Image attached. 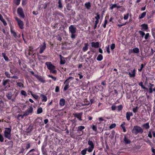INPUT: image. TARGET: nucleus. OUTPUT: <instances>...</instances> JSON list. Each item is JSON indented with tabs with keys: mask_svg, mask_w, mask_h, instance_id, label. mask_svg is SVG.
<instances>
[{
	"mask_svg": "<svg viewBox=\"0 0 155 155\" xmlns=\"http://www.w3.org/2000/svg\"><path fill=\"white\" fill-rule=\"evenodd\" d=\"M69 33H71V37L73 39L75 38L77 35L75 34L77 29L74 25H71L69 27Z\"/></svg>",
	"mask_w": 155,
	"mask_h": 155,
	"instance_id": "f257e3e1",
	"label": "nucleus"
},
{
	"mask_svg": "<svg viewBox=\"0 0 155 155\" xmlns=\"http://www.w3.org/2000/svg\"><path fill=\"white\" fill-rule=\"evenodd\" d=\"M132 132L135 134H137L138 133L142 134L143 132V130L140 127L135 126L132 130Z\"/></svg>",
	"mask_w": 155,
	"mask_h": 155,
	"instance_id": "f03ea898",
	"label": "nucleus"
},
{
	"mask_svg": "<svg viewBox=\"0 0 155 155\" xmlns=\"http://www.w3.org/2000/svg\"><path fill=\"white\" fill-rule=\"evenodd\" d=\"M5 129L4 132V136L5 137L10 139L11 137V129L9 128H6Z\"/></svg>",
	"mask_w": 155,
	"mask_h": 155,
	"instance_id": "7ed1b4c3",
	"label": "nucleus"
},
{
	"mask_svg": "<svg viewBox=\"0 0 155 155\" xmlns=\"http://www.w3.org/2000/svg\"><path fill=\"white\" fill-rule=\"evenodd\" d=\"M88 144L89 146L87 148L88 150V152L91 153L92 152L94 148V144L92 141L89 140L88 142Z\"/></svg>",
	"mask_w": 155,
	"mask_h": 155,
	"instance_id": "20e7f679",
	"label": "nucleus"
},
{
	"mask_svg": "<svg viewBox=\"0 0 155 155\" xmlns=\"http://www.w3.org/2000/svg\"><path fill=\"white\" fill-rule=\"evenodd\" d=\"M17 12L20 17L23 18L25 17V15L22 8H18L17 9Z\"/></svg>",
	"mask_w": 155,
	"mask_h": 155,
	"instance_id": "39448f33",
	"label": "nucleus"
},
{
	"mask_svg": "<svg viewBox=\"0 0 155 155\" xmlns=\"http://www.w3.org/2000/svg\"><path fill=\"white\" fill-rule=\"evenodd\" d=\"M15 19L17 22L18 25L20 28L21 29H23L24 28V24L22 21H21L19 18L16 17Z\"/></svg>",
	"mask_w": 155,
	"mask_h": 155,
	"instance_id": "423d86ee",
	"label": "nucleus"
},
{
	"mask_svg": "<svg viewBox=\"0 0 155 155\" xmlns=\"http://www.w3.org/2000/svg\"><path fill=\"white\" fill-rule=\"evenodd\" d=\"M45 64L47 66L48 69L50 71L54 69H55V66L53 65L50 62H46Z\"/></svg>",
	"mask_w": 155,
	"mask_h": 155,
	"instance_id": "0eeeda50",
	"label": "nucleus"
},
{
	"mask_svg": "<svg viewBox=\"0 0 155 155\" xmlns=\"http://www.w3.org/2000/svg\"><path fill=\"white\" fill-rule=\"evenodd\" d=\"M34 76L41 82L44 83L46 82L45 80L44 79V78L42 77L41 76H39L36 74H34Z\"/></svg>",
	"mask_w": 155,
	"mask_h": 155,
	"instance_id": "6e6552de",
	"label": "nucleus"
},
{
	"mask_svg": "<svg viewBox=\"0 0 155 155\" xmlns=\"http://www.w3.org/2000/svg\"><path fill=\"white\" fill-rule=\"evenodd\" d=\"M59 57L60 58V64H64L66 62L65 59H67L63 57L61 54L59 55Z\"/></svg>",
	"mask_w": 155,
	"mask_h": 155,
	"instance_id": "1a4fd4ad",
	"label": "nucleus"
},
{
	"mask_svg": "<svg viewBox=\"0 0 155 155\" xmlns=\"http://www.w3.org/2000/svg\"><path fill=\"white\" fill-rule=\"evenodd\" d=\"M133 115V114L131 112H127L126 113V117L127 120L129 121L130 119V117Z\"/></svg>",
	"mask_w": 155,
	"mask_h": 155,
	"instance_id": "9d476101",
	"label": "nucleus"
},
{
	"mask_svg": "<svg viewBox=\"0 0 155 155\" xmlns=\"http://www.w3.org/2000/svg\"><path fill=\"white\" fill-rule=\"evenodd\" d=\"M73 115H74V116L77 117V118L79 120H82L81 119V116L82 115V113H79L78 114H73Z\"/></svg>",
	"mask_w": 155,
	"mask_h": 155,
	"instance_id": "9b49d317",
	"label": "nucleus"
},
{
	"mask_svg": "<svg viewBox=\"0 0 155 155\" xmlns=\"http://www.w3.org/2000/svg\"><path fill=\"white\" fill-rule=\"evenodd\" d=\"M46 47V45L45 42H44L43 44V45H42L40 47V53L41 54L44 51Z\"/></svg>",
	"mask_w": 155,
	"mask_h": 155,
	"instance_id": "f8f14e48",
	"label": "nucleus"
},
{
	"mask_svg": "<svg viewBox=\"0 0 155 155\" xmlns=\"http://www.w3.org/2000/svg\"><path fill=\"white\" fill-rule=\"evenodd\" d=\"M42 120L40 117H38L36 120V123L38 124L39 125H44V124H42Z\"/></svg>",
	"mask_w": 155,
	"mask_h": 155,
	"instance_id": "ddd939ff",
	"label": "nucleus"
},
{
	"mask_svg": "<svg viewBox=\"0 0 155 155\" xmlns=\"http://www.w3.org/2000/svg\"><path fill=\"white\" fill-rule=\"evenodd\" d=\"M99 43L98 42H93L91 43V46L95 48H98L99 47Z\"/></svg>",
	"mask_w": 155,
	"mask_h": 155,
	"instance_id": "4468645a",
	"label": "nucleus"
},
{
	"mask_svg": "<svg viewBox=\"0 0 155 155\" xmlns=\"http://www.w3.org/2000/svg\"><path fill=\"white\" fill-rule=\"evenodd\" d=\"M135 70L134 69L133 70L131 73L130 72L128 73V74L131 78L134 77L135 76Z\"/></svg>",
	"mask_w": 155,
	"mask_h": 155,
	"instance_id": "2eb2a0df",
	"label": "nucleus"
},
{
	"mask_svg": "<svg viewBox=\"0 0 155 155\" xmlns=\"http://www.w3.org/2000/svg\"><path fill=\"white\" fill-rule=\"evenodd\" d=\"M60 105L61 106H63L65 104V100L63 98H61L60 101Z\"/></svg>",
	"mask_w": 155,
	"mask_h": 155,
	"instance_id": "dca6fc26",
	"label": "nucleus"
},
{
	"mask_svg": "<svg viewBox=\"0 0 155 155\" xmlns=\"http://www.w3.org/2000/svg\"><path fill=\"white\" fill-rule=\"evenodd\" d=\"M88 45L87 43H85L84 44V46L83 48V51L85 52L87 51L88 49Z\"/></svg>",
	"mask_w": 155,
	"mask_h": 155,
	"instance_id": "f3484780",
	"label": "nucleus"
},
{
	"mask_svg": "<svg viewBox=\"0 0 155 155\" xmlns=\"http://www.w3.org/2000/svg\"><path fill=\"white\" fill-rule=\"evenodd\" d=\"M142 127L146 129H149L150 128L149 123H147L142 125Z\"/></svg>",
	"mask_w": 155,
	"mask_h": 155,
	"instance_id": "a211bd4d",
	"label": "nucleus"
},
{
	"mask_svg": "<svg viewBox=\"0 0 155 155\" xmlns=\"http://www.w3.org/2000/svg\"><path fill=\"white\" fill-rule=\"evenodd\" d=\"M88 149L87 148H85L81 151V153L82 155H85L87 153V151H88Z\"/></svg>",
	"mask_w": 155,
	"mask_h": 155,
	"instance_id": "6ab92c4d",
	"label": "nucleus"
},
{
	"mask_svg": "<svg viewBox=\"0 0 155 155\" xmlns=\"http://www.w3.org/2000/svg\"><path fill=\"white\" fill-rule=\"evenodd\" d=\"M142 28L141 29L144 30H146L148 28V25L147 24H142L141 26Z\"/></svg>",
	"mask_w": 155,
	"mask_h": 155,
	"instance_id": "aec40b11",
	"label": "nucleus"
},
{
	"mask_svg": "<svg viewBox=\"0 0 155 155\" xmlns=\"http://www.w3.org/2000/svg\"><path fill=\"white\" fill-rule=\"evenodd\" d=\"M110 9H112L113 8H120V6H118L116 4H111L110 5Z\"/></svg>",
	"mask_w": 155,
	"mask_h": 155,
	"instance_id": "412c9836",
	"label": "nucleus"
},
{
	"mask_svg": "<svg viewBox=\"0 0 155 155\" xmlns=\"http://www.w3.org/2000/svg\"><path fill=\"white\" fill-rule=\"evenodd\" d=\"M146 12H144L142 13L139 16V19H142L144 18L146 16Z\"/></svg>",
	"mask_w": 155,
	"mask_h": 155,
	"instance_id": "4be33fe9",
	"label": "nucleus"
},
{
	"mask_svg": "<svg viewBox=\"0 0 155 155\" xmlns=\"http://www.w3.org/2000/svg\"><path fill=\"white\" fill-rule=\"evenodd\" d=\"M41 97H42V101L43 102H46L47 101V97L44 94H41Z\"/></svg>",
	"mask_w": 155,
	"mask_h": 155,
	"instance_id": "5701e85b",
	"label": "nucleus"
},
{
	"mask_svg": "<svg viewBox=\"0 0 155 155\" xmlns=\"http://www.w3.org/2000/svg\"><path fill=\"white\" fill-rule=\"evenodd\" d=\"M124 141L125 144H128L130 143V140L127 138L126 136H124Z\"/></svg>",
	"mask_w": 155,
	"mask_h": 155,
	"instance_id": "b1692460",
	"label": "nucleus"
},
{
	"mask_svg": "<svg viewBox=\"0 0 155 155\" xmlns=\"http://www.w3.org/2000/svg\"><path fill=\"white\" fill-rule=\"evenodd\" d=\"M85 6L88 9H90L91 7V3L89 2L88 3H86L85 4Z\"/></svg>",
	"mask_w": 155,
	"mask_h": 155,
	"instance_id": "393cba45",
	"label": "nucleus"
},
{
	"mask_svg": "<svg viewBox=\"0 0 155 155\" xmlns=\"http://www.w3.org/2000/svg\"><path fill=\"white\" fill-rule=\"evenodd\" d=\"M12 93L11 92H9L6 96L9 100H10L12 99Z\"/></svg>",
	"mask_w": 155,
	"mask_h": 155,
	"instance_id": "a878e982",
	"label": "nucleus"
},
{
	"mask_svg": "<svg viewBox=\"0 0 155 155\" xmlns=\"http://www.w3.org/2000/svg\"><path fill=\"white\" fill-rule=\"evenodd\" d=\"M32 127L31 126H29L28 128L26 130L27 132V133H30V132L32 131Z\"/></svg>",
	"mask_w": 155,
	"mask_h": 155,
	"instance_id": "bb28decb",
	"label": "nucleus"
},
{
	"mask_svg": "<svg viewBox=\"0 0 155 155\" xmlns=\"http://www.w3.org/2000/svg\"><path fill=\"white\" fill-rule=\"evenodd\" d=\"M103 58V57L102 55L101 54H100L98 55L97 57V60L98 61H100L102 60Z\"/></svg>",
	"mask_w": 155,
	"mask_h": 155,
	"instance_id": "cd10ccee",
	"label": "nucleus"
},
{
	"mask_svg": "<svg viewBox=\"0 0 155 155\" xmlns=\"http://www.w3.org/2000/svg\"><path fill=\"white\" fill-rule=\"evenodd\" d=\"M133 51L134 53H138L139 52V50L137 48H135L133 49Z\"/></svg>",
	"mask_w": 155,
	"mask_h": 155,
	"instance_id": "c85d7f7f",
	"label": "nucleus"
},
{
	"mask_svg": "<svg viewBox=\"0 0 155 155\" xmlns=\"http://www.w3.org/2000/svg\"><path fill=\"white\" fill-rule=\"evenodd\" d=\"M9 81V79H7V80H4L3 81V83H2V85L4 86H5L8 83Z\"/></svg>",
	"mask_w": 155,
	"mask_h": 155,
	"instance_id": "c756f323",
	"label": "nucleus"
},
{
	"mask_svg": "<svg viewBox=\"0 0 155 155\" xmlns=\"http://www.w3.org/2000/svg\"><path fill=\"white\" fill-rule=\"evenodd\" d=\"M11 34L13 35L15 38H16L17 37V35L16 33L12 29L11 30Z\"/></svg>",
	"mask_w": 155,
	"mask_h": 155,
	"instance_id": "7c9ffc66",
	"label": "nucleus"
},
{
	"mask_svg": "<svg viewBox=\"0 0 155 155\" xmlns=\"http://www.w3.org/2000/svg\"><path fill=\"white\" fill-rule=\"evenodd\" d=\"M139 85L143 89H146L147 90H148V89L147 88L144 87L143 85V83L142 82H140V83H139Z\"/></svg>",
	"mask_w": 155,
	"mask_h": 155,
	"instance_id": "2f4dec72",
	"label": "nucleus"
},
{
	"mask_svg": "<svg viewBox=\"0 0 155 155\" xmlns=\"http://www.w3.org/2000/svg\"><path fill=\"white\" fill-rule=\"evenodd\" d=\"M58 3L59 8H62L63 6L62 4L61 0H58Z\"/></svg>",
	"mask_w": 155,
	"mask_h": 155,
	"instance_id": "473e14b6",
	"label": "nucleus"
},
{
	"mask_svg": "<svg viewBox=\"0 0 155 155\" xmlns=\"http://www.w3.org/2000/svg\"><path fill=\"white\" fill-rule=\"evenodd\" d=\"M2 54L5 60L8 61V58L6 55L5 54V53H2Z\"/></svg>",
	"mask_w": 155,
	"mask_h": 155,
	"instance_id": "72a5a7b5",
	"label": "nucleus"
},
{
	"mask_svg": "<svg viewBox=\"0 0 155 155\" xmlns=\"http://www.w3.org/2000/svg\"><path fill=\"white\" fill-rule=\"evenodd\" d=\"M43 111L41 107L38 108L37 111V114H40Z\"/></svg>",
	"mask_w": 155,
	"mask_h": 155,
	"instance_id": "f704fd0d",
	"label": "nucleus"
},
{
	"mask_svg": "<svg viewBox=\"0 0 155 155\" xmlns=\"http://www.w3.org/2000/svg\"><path fill=\"white\" fill-rule=\"evenodd\" d=\"M69 82H68V83L66 84L64 88V91H66L69 87Z\"/></svg>",
	"mask_w": 155,
	"mask_h": 155,
	"instance_id": "c9c22d12",
	"label": "nucleus"
},
{
	"mask_svg": "<svg viewBox=\"0 0 155 155\" xmlns=\"http://www.w3.org/2000/svg\"><path fill=\"white\" fill-rule=\"evenodd\" d=\"M85 127L83 126H79L78 127L77 131H81L82 130L84 129Z\"/></svg>",
	"mask_w": 155,
	"mask_h": 155,
	"instance_id": "e433bc0d",
	"label": "nucleus"
},
{
	"mask_svg": "<svg viewBox=\"0 0 155 155\" xmlns=\"http://www.w3.org/2000/svg\"><path fill=\"white\" fill-rule=\"evenodd\" d=\"M71 4L68 3L67 5V9L69 11H70L71 9Z\"/></svg>",
	"mask_w": 155,
	"mask_h": 155,
	"instance_id": "4c0bfd02",
	"label": "nucleus"
},
{
	"mask_svg": "<svg viewBox=\"0 0 155 155\" xmlns=\"http://www.w3.org/2000/svg\"><path fill=\"white\" fill-rule=\"evenodd\" d=\"M97 16L95 17V18L96 19V21H99V20L100 19V15L98 13L96 14Z\"/></svg>",
	"mask_w": 155,
	"mask_h": 155,
	"instance_id": "58836bf2",
	"label": "nucleus"
},
{
	"mask_svg": "<svg viewBox=\"0 0 155 155\" xmlns=\"http://www.w3.org/2000/svg\"><path fill=\"white\" fill-rule=\"evenodd\" d=\"M29 50H28V55H30L31 54H32V53H31V52H32V48L31 47H29Z\"/></svg>",
	"mask_w": 155,
	"mask_h": 155,
	"instance_id": "ea45409f",
	"label": "nucleus"
},
{
	"mask_svg": "<svg viewBox=\"0 0 155 155\" xmlns=\"http://www.w3.org/2000/svg\"><path fill=\"white\" fill-rule=\"evenodd\" d=\"M30 113H32L33 111V108L32 107H30L27 110Z\"/></svg>",
	"mask_w": 155,
	"mask_h": 155,
	"instance_id": "a19ab883",
	"label": "nucleus"
},
{
	"mask_svg": "<svg viewBox=\"0 0 155 155\" xmlns=\"http://www.w3.org/2000/svg\"><path fill=\"white\" fill-rule=\"evenodd\" d=\"M117 110L118 111H119L121 110L123 108V106L122 105H120L117 107Z\"/></svg>",
	"mask_w": 155,
	"mask_h": 155,
	"instance_id": "79ce46f5",
	"label": "nucleus"
},
{
	"mask_svg": "<svg viewBox=\"0 0 155 155\" xmlns=\"http://www.w3.org/2000/svg\"><path fill=\"white\" fill-rule=\"evenodd\" d=\"M138 109V107L137 106L135 108H133V111L134 113H136L137 112Z\"/></svg>",
	"mask_w": 155,
	"mask_h": 155,
	"instance_id": "37998d69",
	"label": "nucleus"
},
{
	"mask_svg": "<svg viewBox=\"0 0 155 155\" xmlns=\"http://www.w3.org/2000/svg\"><path fill=\"white\" fill-rule=\"evenodd\" d=\"M124 124H122L120 125V127L122 128L123 131L124 132H125L126 131V129H125V127L124 126V125L125 124V122L123 123Z\"/></svg>",
	"mask_w": 155,
	"mask_h": 155,
	"instance_id": "c03bdc74",
	"label": "nucleus"
},
{
	"mask_svg": "<svg viewBox=\"0 0 155 155\" xmlns=\"http://www.w3.org/2000/svg\"><path fill=\"white\" fill-rule=\"evenodd\" d=\"M139 33L141 35V37L143 38L144 36L145 35V33L143 31H139Z\"/></svg>",
	"mask_w": 155,
	"mask_h": 155,
	"instance_id": "a18cd8bd",
	"label": "nucleus"
},
{
	"mask_svg": "<svg viewBox=\"0 0 155 155\" xmlns=\"http://www.w3.org/2000/svg\"><path fill=\"white\" fill-rule=\"evenodd\" d=\"M31 95L35 99H37L38 97V95H37L36 94H32V93L31 92Z\"/></svg>",
	"mask_w": 155,
	"mask_h": 155,
	"instance_id": "49530a36",
	"label": "nucleus"
},
{
	"mask_svg": "<svg viewBox=\"0 0 155 155\" xmlns=\"http://www.w3.org/2000/svg\"><path fill=\"white\" fill-rule=\"evenodd\" d=\"M92 128L93 130L95 131H97V127L93 125L92 126Z\"/></svg>",
	"mask_w": 155,
	"mask_h": 155,
	"instance_id": "de8ad7c7",
	"label": "nucleus"
},
{
	"mask_svg": "<svg viewBox=\"0 0 155 155\" xmlns=\"http://www.w3.org/2000/svg\"><path fill=\"white\" fill-rule=\"evenodd\" d=\"M48 77L52 78L54 81H56L57 80L56 77H54L52 75H49Z\"/></svg>",
	"mask_w": 155,
	"mask_h": 155,
	"instance_id": "09e8293b",
	"label": "nucleus"
},
{
	"mask_svg": "<svg viewBox=\"0 0 155 155\" xmlns=\"http://www.w3.org/2000/svg\"><path fill=\"white\" fill-rule=\"evenodd\" d=\"M55 69H52L50 71V72H51L52 74H55L57 73V71L55 70Z\"/></svg>",
	"mask_w": 155,
	"mask_h": 155,
	"instance_id": "8fccbe9b",
	"label": "nucleus"
},
{
	"mask_svg": "<svg viewBox=\"0 0 155 155\" xmlns=\"http://www.w3.org/2000/svg\"><path fill=\"white\" fill-rule=\"evenodd\" d=\"M5 74L7 78H11V77H10V74L8 72H5Z\"/></svg>",
	"mask_w": 155,
	"mask_h": 155,
	"instance_id": "3c124183",
	"label": "nucleus"
},
{
	"mask_svg": "<svg viewBox=\"0 0 155 155\" xmlns=\"http://www.w3.org/2000/svg\"><path fill=\"white\" fill-rule=\"evenodd\" d=\"M116 126V125L115 124H113L111 125L110 127L109 128L110 129L114 128Z\"/></svg>",
	"mask_w": 155,
	"mask_h": 155,
	"instance_id": "603ef678",
	"label": "nucleus"
},
{
	"mask_svg": "<svg viewBox=\"0 0 155 155\" xmlns=\"http://www.w3.org/2000/svg\"><path fill=\"white\" fill-rule=\"evenodd\" d=\"M29 113L28 111L27 110L25 112L24 114V116H25L28 115L29 114Z\"/></svg>",
	"mask_w": 155,
	"mask_h": 155,
	"instance_id": "864d4df0",
	"label": "nucleus"
},
{
	"mask_svg": "<svg viewBox=\"0 0 155 155\" xmlns=\"http://www.w3.org/2000/svg\"><path fill=\"white\" fill-rule=\"evenodd\" d=\"M129 14L127 13L126 15H124V20H127L128 18Z\"/></svg>",
	"mask_w": 155,
	"mask_h": 155,
	"instance_id": "5fc2aeb1",
	"label": "nucleus"
},
{
	"mask_svg": "<svg viewBox=\"0 0 155 155\" xmlns=\"http://www.w3.org/2000/svg\"><path fill=\"white\" fill-rule=\"evenodd\" d=\"M0 106L2 107L4 106V103L2 100H0Z\"/></svg>",
	"mask_w": 155,
	"mask_h": 155,
	"instance_id": "6e6d98bb",
	"label": "nucleus"
},
{
	"mask_svg": "<svg viewBox=\"0 0 155 155\" xmlns=\"http://www.w3.org/2000/svg\"><path fill=\"white\" fill-rule=\"evenodd\" d=\"M17 85L19 87H23V84L21 82L18 83L17 84Z\"/></svg>",
	"mask_w": 155,
	"mask_h": 155,
	"instance_id": "4d7b16f0",
	"label": "nucleus"
},
{
	"mask_svg": "<svg viewBox=\"0 0 155 155\" xmlns=\"http://www.w3.org/2000/svg\"><path fill=\"white\" fill-rule=\"evenodd\" d=\"M107 20L106 19H105V20H104V23L103 25V27L104 28H106V25L107 24Z\"/></svg>",
	"mask_w": 155,
	"mask_h": 155,
	"instance_id": "13d9d810",
	"label": "nucleus"
},
{
	"mask_svg": "<svg viewBox=\"0 0 155 155\" xmlns=\"http://www.w3.org/2000/svg\"><path fill=\"white\" fill-rule=\"evenodd\" d=\"M0 141L1 142H3L4 141V138L1 134H0Z\"/></svg>",
	"mask_w": 155,
	"mask_h": 155,
	"instance_id": "bf43d9fd",
	"label": "nucleus"
},
{
	"mask_svg": "<svg viewBox=\"0 0 155 155\" xmlns=\"http://www.w3.org/2000/svg\"><path fill=\"white\" fill-rule=\"evenodd\" d=\"M99 22V21H95V25L94 27V29H95L97 27V25L98 24V22Z\"/></svg>",
	"mask_w": 155,
	"mask_h": 155,
	"instance_id": "052dcab7",
	"label": "nucleus"
},
{
	"mask_svg": "<svg viewBox=\"0 0 155 155\" xmlns=\"http://www.w3.org/2000/svg\"><path fill=\"white\" fill-rule=\"evenodd\" d=\"M21 94L25 96H26L27 95L26 93L24 91H22L21 92Z\"/></svg>",
	"mask_w": 155,
	"mask_h": 155,
	"instance_id": "680f3d73",
	"label": "nucleus"
},
{
	"mask_svg": "<svg viewBox=\"0 0 155 155\" xmlns=\"http://www.w3.org/2000/svg\"><path fill=\"white\" fill-rule=\"evenodd\" d=\"M115 47V44H112L110 46V48L111 50H113Z\"/></svg>",
	"mask_w": 155,
	"mask_h": 155,
	"instance_id": "e2e57ef3",
	"label": "nucleus"
},
{
	"mask_svg": "<svg viewBox=\"0 0 155 155\" xmlns=\"http://www.w3.org/2000/svg\"><path fill=\"white\" fill-rule=\"evenodd\" d=\"M149 33H147L144 37V38L145 39L147 40L148 39V38L149 37Z\"/></svg>",
	"mask_w": 155,
	"mask_h": 155,
	"instance_id": "0e129e2a",
	"label": "nucleus"
},
{
	"mask_svg": "<svg viewBox=\"0 0 155 155\" xmlns=\"http://www.w3.org/2000/svg\"><path fill=\"white\" fill-rule=\"evenodd\" d=\"M59 91V87L58 86H56L55 89V91L56 92H58Z\"/></svg>",
	"mask_w": 155,
	"mask_h": 155,
	"instance_id": "69168bd1",
	"label": "nucleus"
},
{
	"mask_svg": "<svg viewBox=\"0 0 155 155\" xmlns=\"http://www.w3.org/2000/svg\"><path fill=\"white\" fill-rule=\"evenodd\" d=\"M117 108L116 106L115 105H112L111 106V109L112 110H115Z\"/></svg>",
	"mask_w": 155,
	"mask_h": 155,
	"instance_id": "338daca9",
	"label": "nucleus"
},
{
	"mask_svg": "<svg viewBox=\"0 0 155 155\" xmlns=\"http://www.w3.org/2000/svg\"><path fill=\"white\" fill-rule=\"evenodd\" d=\"M151 150L153 153L152 155H155V149H153V148H152Z\"/></svg>",
	"mask_w": 155,
	"mask_h": 155,
	"instance_id": "774afa93",
	"label": "nucleus"
}]
</instances>
